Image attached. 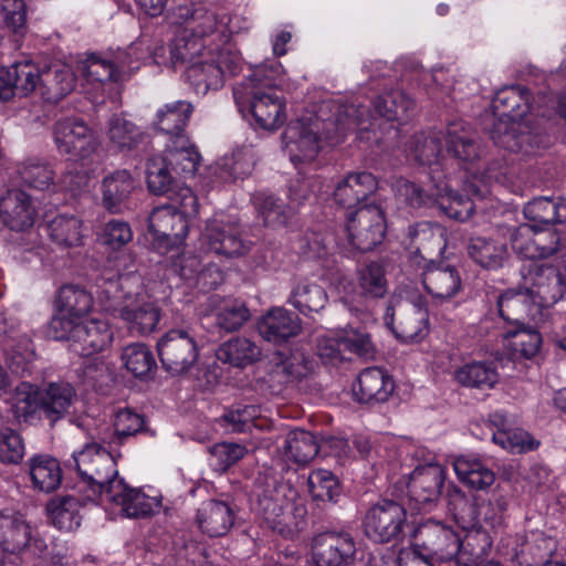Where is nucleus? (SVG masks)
<instances>
[{
  "instance_id": "nucleus-60",
  "label": "nucleus",
  "mask_w": 566,
  "mask_h": 566,
  "mask_svg": "<svg viewBox=\"0 0 566 566\" xmlns=\"http://www.w3.org/2000/svg\"><path fill=\"white\" fill-rule=\"evenodd\" d=\"M172 172L166 153L164 156L153 157L147 164V185L149 190L157 195H170L171 190L179 186Z\"/></svg>"
},
{
  "instance_id": "nucleus-64",
  "label": "nucleus",
  "mask_w": 566,
  "mask_h": 566,
  "mask_svg": "<svg viewBox=\"0 0 566 566\" xmlns=\"http://www.w3.org/2000/svg\"><path fill=\"white\" fill-rule=\"evenodd\" d=\"M308 492L316 501L334 502L340 493L336 476L328 470L318 469L308 475Z\"/></svg>"
},
{
  "instance_id": "nucleus-12",
  "label": "nucleus",
  "mask_w": 566,
  "mask_h": 566,
  "mask_svg": "<svg viewBox=\"0 0 566 566\" xmlns=\"http://www.w3.org/2000/svg\"><path fill=\"white\" fill-rule=\"evenodd\" d=\"M448 505L454 517L459 522H468L472 526L497 528L504 522V515L509 506L505 495L493 494L490 499L475 497L470 513L467 518L465 506L468 499L462 490L455 485L448 488Z\"/></svg>"
},
{
  "instance_id": "nucleus-30",
  "label": "nucleus",
  "mask_w": 566,
  "mask_h": 566,
  "mask_svg": "<svg viewBox=\"0 0 566 566\" xmlns=\"http://www.w3.org/2000/svg\"><path fill=\"white\" fill-rule=\"evenodd\" d=\"M490 422L496 428L492 440L504 450L512 453H525L539 447V441L521 428H513L512 421L502 412L490 416Z\"/></svg>"
},
{
  "instance_id": "nucleus-61",
  "label": "nucleus",
  "mask_w": 566,
  "mask_h": 566,
  "mask_svg": "<svg viewBox=\"0 0 566 566\" xmlns=\"http://www.w3.org/2000/svg\"><path fill=\"white\" fill-rule=\"evenodd\" d=\"M413 107V101L399 90L380 95L375 102L377 114L390 122L403 120Z\"/></svg>"
},
{
  "instance_id": "nucleus-34",
  "label": "nucleus",
  "mask_w": 566,
  "mask_h": 566,
  "mask_svg": "<svg viewBox=\"0 0 566 566\" xmlns=\"http://www.w3.org/2000/svg\"><path fill=\"white\" fill-rule=\"evenodd\" d=\"M377 186V180L373 174L367 171L350 172L337 184L334 199L339 206L350 209L374 193Z\"/></svg>"
},
{
  "instance_id": "nucleus-52",
  "label": "nucleus",
  "mask_w": 566,
  "mask_h": 566,
  "mask_svg": "<svg viewBox=\"0 0 566 566\" xmlns=\"http://www.w3.org/2000/svg\"><path fill=\"white\" fill-rule=\"evenodd\" d=\"M434 202L451 219L459 221L468 220L474 210V205L469 198H464L453 191L446 181L436 185V191L432 192Z\"/></svg>"
},
{
  "instance_id": "nucleus-25",
  "label": "nucleus",
  "mask_w": 566,
  "mask_h": 566,
  "mask_svg": "<svg viewBox=\"0 0 566 566\" xmlns=\"http://www.w3.org/2000/svg\"><path fill=\"white\" fill-rule=\"evenodd\" d=\"M421 277L433 304L450 302L463 290L458 269L451 265L436 264L432 260L424 265Z\"/></svg>"
},
{
  "instance_id": "nucleus-1",
  "label": "nucleus",
  "mask_w": 566,
  "mask_h": 566,
  "mask_svg": "<svg viewBox=\"0 0 566 566\" xmlns=\"http://www.w3.org/2000/svg\"><path fill=\"white\" fill-rule=\"evenodd\" d=\"M370 126L368 108L354 104L324 103L317 115L302 117L287 125L282 135L283 149L297 168L314 161L324 142L338 144L346 132L358 129L363 133Z\"/></svg>"
},
{
  "instance_id": "nucleus-37",
  "label": "nucleus",
  "mask_w": 566,
  "mask_h": 566,
  "mask_svg": "<svg viewBox=\"0 0 566 566\" xmlns=\"http://www.w3.org/2000/svg\"><path fill=\"white\" fill-rule=\"evenodd\" d=\"M410 249L429 256L441 255L447 248V230L433 222H418L408 229Z\"/></svg>"
},
{
  "instance_id": "nucleus-6",
  "label": "nucleus",
  "mask_w": 566,
  "mask_h": 566,
  "mask_svg": "<svg viewBox=\"0 0 566 566\" xmlns=\"http://www.w3.org/2000/svg\"><path fill=\"white\" fill-rule=\"evenodd\" d=\"M442 142L446 146V153L461 163L472 164L479 156L475 134L462 120L450 123L446 134L431 133L430 135L420 134L415 136L411 144V156L421 165H439L444 157Z\"/></svg>"
},
{
  "instance_id": "nucleus-59",
  "label": "nucleus",
  "mask_w": 566,
  "mask_h": 566,
  "mask_svg": "<svg viewBox=\"0 0 566 566\" xmlns=\"http://www.w3.org/2000/svg\"><path fill=\"white\" fill-rule=\"evenodd\" d=\"M284 450L290 460L298 464H306L316 457L318 443L311 432L293 430L285 439Z\"/></svg>"
},
{
  "instance_id": "nucleus-2",
  "label": "nucleus",
  "mask_w": 566,
  "mask_h": 566,
  "mask_svg": "<svg viewBox=\"0 0 566 566\" xmlns=\"http://www.w3.org/2000/svg\"><path fill=\"white\" fill-rule=\"evenodd\" d=\"M157 64L188 63L185 76L197 95L223 86L227 75H235L242 69V57L232 44L221 49H206L205 43L175 39L168 46H160L154 55Z\"/></svg>"
},
{
  "instance_id": "nucleus-57",
  "label": "nucleus",
  "mask_w": 566,
  "mask_h": 566,
  "mask_svg": "<svg viewBox=\"0 0 566 566\" xmlns=\"http://www.w3.org/2000/svg\"><path fill=\"white\" fill-rule=\"evenodd\" d=\"M177 144L165 150L174 174L185 178L195 176L201 159L197 148L188 145L184 138L177 140Z\"/></svg>"
},
{
  "instance_id": "nucleus-47",
  "label": "nucleus",
  "mask_w": 566,
  "mask_h": 566,
  "mask_svg": "<svg viewBox=\"0 0 566 566\" xmlns=\"http://www.w3.org/2000/svg\"><path fill=\"white\" fill-rule=\"evenodd\" d=\"M210 306L216 312L217 325L226 332L240 329L250 318L249 308L237 298L212 296Z\"/></svg>"
},
{
  "instance_id": "nucleus-39",
  "label": "nucleus",
  "mask_w": 566,
  "mask_h": 566,
  "mask_svg": "<svg viewBox=\"0 0 566 566\" xmlns=\"http://www.w3.org/2000/svg\"><path fill=\"white\" fill-rule=\"evenodd\" d=\"M524 216L537 228L563 223L566 221V201L559 198H536L524 207Z\"/></svg>"
},
{
  "instance_id": "nucleus-51",
  "label": "nucleus",
  "mask_w": 566,
  "mask_h": 566,
  "mask_svg": "<svg viewBox=\"0 0 566 566\" xmlns=\"http://www.w3.org/2000/svg\"><path fill=\"white\" fill-rule=\"evenodd\" d=\"M42 411L52 420H56L67 412L76 394L69 382H51L40 391Z\"/></svg>"
},
{
  "instance_id": "nucleus-35",
  "label": "nucleus",
  "mask_w": 566,
  "mask_h": 566,
  "mask_svg": "<svg viewBox=\"0 0 566 566\" xmlns=\"http://www.w3.org/2000/svg\"><path fill=\"white\" fill-rule=\"evenodd\" d=\"M135 189V180L128 170H115L102 180V203L112 213L122 212Z\"/></svg>"
},
{
  "instance_id": "nucleus-56",
  "label": "nucleus",
  "mask_w": 566,
  "mask_h": 566,
  "mask_svg": "<svg viewBox=\"0 0 566 566\" xmlns=\"http://www.w3.org/2000/svg\"><path fill=\"white\" fill-rule=\"evenodd\" d=\"M46 510L53 525L61 531L71 532L81 524L80 503L73 496L53 499Z\"/></svg>"
},
{
  "instance_id": "nucleus-44",
  "label": "nucleus",
  "mask_w": 566,
  "mask_h": 566,
  "mask_svg": "<svg viewBox=\"0 0 566 566\" xmlns=\"http://www.w3.org/2000/svg\"><path fill=\"white\" fill-rule=\"evenodd\" d=\"M453 470L463 484L474 490H485L495 481L494 472L476 458L458 457L453 461Z\"/></svg>"
},
{
  "instance_id": "nucleus-24",
  "label": "nucleus",
  "mask_w": 566,
  "mask_h": 566,
  "mask_svg": "<svg viewBox=\"0 0 566 566\" xmlns=\"http://www.w3.org/2000/svg\"><path fill=\"white\" fill-rule=\"evenodd\" d=\"M308 191L305 182L296 181L290 187V202L284 205L281 199L271 195L259 193L253 197L254 206L264 224L273 228L286 224L301 203L307 199Z\"/></svg>"
},
{
  "instance_id": "nucleus-3",
  "label": "nucleus",
  "mask_w": 566,
  "mask_h": 566,
  "mask_svg": "<svg viewBox=\"0 0 566 566\" xmlns=\"http://www.w3.org/2000/svg\"><path fill=\"white\" fill-rule=\"evenodd\" d=\"M96 287L101 308L117 314L132 332L146 335L156 328L160 312L145 291L139 275L103 279Z\"/></svg>"
},
{
  "instance_id": "nucleus-22",
  "label": "nucleus",
  "mask_w": 566,
  "mask_h": 566,
  "mask_svg": "<svg viewBox=\"0 0 566 566\" xmlns=\"http://www.w3.org/2000/svg\"><path fill=\"white\" fill-rule=\"evenodd\" d=\"M565 277L554 266L533 264L523 273V289L541 310L557 303L565 292Z\"/></svg>"
},
{
  "instance_id": "nucleus-18",
  "label": "nucleus",
  "mask_w": 566,
  "mask_h": 566,
  "mask_svg": "<svg viewBox=\"0 0 566 566\" xmlns=\"http://www.w3.org/2000/svg\"><path fill=\"white\" fill-rule=\"evenodd\" d=\"M164 368L171 375H181L196 364L199 350L195 338L184 329H170L157 342Z\"/></svg>"
},
{
  "instance_id": "nucleus-8",
  "label": "nucleus",
  "mask_w": 566,
  "mask_h": 566,
  "mask_svg": "<svg viewBox=\"0 0 566 566\" xmlns=\"http://www.w3.org/2000/svg\"><path fill=\"white\" fill-rule=\"evenodd\" d=\"M171 22L185 25L184 31L176 39L198 41L206 44V49H221L229 43L232 32L227 28L224 19L214 10L203 6H193L192 0L171 7Z\"/></svg>"
},
{
  "instance_id": "nucleus-19",
  "label": "nucleus",
  "mask_w": 566,
  "mask_h": 566,
  "mask_svg": "<svg viewBox=\"0 0 566 566\" xmlns=\"http://www.w3.org/2000/svg\"><path fill=\"white\" fill-rule=\"evenodd\" d=\"M412 546L436 560L449 562L459 553L460 537L442 522L427 520L416 528Z\"/></svg>"
},
{
  "instance_id": "nucleus-20",
  "label": "nucleus",
  "mask_w": 566,
  "mask_h": 566,
  "mask_svg": "<svg viewBox=\"0 0 566 566\" xmlns=\"http://www.w3.org/2000/svg\"><path fill=\"white\" fill-rule=\"evenodd\" d=\"M346 230L350 244L366 252L379 244L385 235L386 222L382 209L377 205L358 207L347 220Z\"/></svg>"
},
{
  "instance_id": "nucleus-31",
  "label": "nucleus",
  "mask_w": 566,
  "mask_h": 566,
  "mask_svg": "<svg viewBox=\"0 0 566 566\" xmlns=\"http://www.w3.org/2000/svg\"><path fill=\"white\" fill-rule=\"evenodd\" d=\"M499 313L510 326L525 324V319L537 321L542 310L525 290H507L497 300Z\"/></svg>"
},
{
  "instance_id": "nucleus-9",
  "label": "nucleus",
  "mask_w": 566,
  "mask_h": 566,
  "mask_svg": "<svg viewBox=\"0 0 566 566\" xmlns=\"http://www.w3.org/2000/svg\"><path fill=\"white\" fill-rule=\"evenodd\" d=\"M528 99V92L517 85L503 87L496 92L492 108L499 120L493 126L491 137L500 147L510 151L522 148V137L517 134L518 122L530 109Z\"/></svg>"
},
{
  "instance_id": "nucleus-53",
  "label": "nucleus",
  "mask_w": 566,
  "mask_h": 566,
  "mask_svg": "<svg viewBox=\"0 0 566 566\" xmlns=\"http://www.w3.org/2000/svg\"><path fill=\"white\" fill-rule=\"evenodd\" d=\"M260 356V347L245 337L231 338L217 349V358L234 367H245Z\"/></svg>"
},
{
  "instance_id": "nucleus-16",
  "label": "nucleus",
  "mask_w": 566,
  "mask_h": 566,
  "mask_svg": "<svg viewBox=\"0 0 566 566\" xmlns=\"http://www.w3.org/2000/svg\"><path fill=\"white\" fill-rule=\"evenodd\" d=\"M189 221L168 203L153 209L148 218L150 244L160 254L179 247L187 238Z\"/></svg>"
},
{
  "instance_id": "nucleus-43",
  "label": "nucleus",
  "mask_w": 566,
  "mask_h": 566,
  "mask_svg": "<svg viewBox=\"0 0 566 566\" xmlns=\"http://www.w3.org/2000/svg\"><path fill=\"white\" fill-rule=\"evenodd\" d=\"M7 401L13 418L19 422L32 420L42 410L40 389L30 382L17 385Z\"/></svg>"
},
{
  "instance_id": "nucleus-28",
  "label": "nucleus",
  "mask_w": 566,
  "mask_h": 566,
  "mask_svg": "<svg viewBox=\"0 0 566 566\" xmlns=\"http://www.w3.org/2000/svg\"><path fill=\"white\" fill-rule=\"evenodd\" d=\"M40 69L29 61L17 62L0 69V98L9 101L14 95L25 96L40 88Z\"/></svg>"
},
{
  "instance_id": "nucleus-13",
  "label": "nucleus",
  "mask_w": 566,
  "mask_h": 566,
  "mask_svg": "<svg viewBox=\"0 0 566 566\" xmlns=\"http://www.w3.org/2000/svg\"><path fill=\"white\" fill-rule=\"evenodd\" d=\"M52 135L57 153L75 161L90 158L99 147L94 130L77 117L56 120L52 127Z\"/></svg>"
},
{
  "instance_id": "nucleus-54",
  "label": "nucleus",
  "mask_w": 566,
  "mask_h": 566,
  "mask_svg": "<svg viewBox=\"0 0 566 566\" xmlns=\"http://www.w3.org/2000/svg\"><path fill=\"white\" fill-rule=\"evenodd\" d=\"M358 294L366 298H380L388 290L385 266L380 262H369L356 274Z\"/></svg>"
},
{
  "instance_id": "nucleus-33",
  "label": "nucleus",
  "mask_w": 566,
  "mask_h": 566,
  "mask_svg": "<svg viewBox=\"0 0 566 566\" xmlns=\"http://www.w3.org/2000/svg\"><path fill=\"white\" fill-rule=\"evenodd\" d=\"M40 94L51 103H57L75 87L72 69L62 62H55L40 70Z\"/></svg>"
},
{
  "instance_id": "nucleus-63",
  "label": "nucleus",
  "mask_w": 566,
  "mask_h": 566,
  "mask_svg": "<svg viewBox=\"0 0 566 566\" xmlns=\"http://www.w3.org/2000/svg\"><path fill=\"white\" fill-rule=\"evenodd\" d=\"M260 408L254 405H238L228 410L222 420L228 429L233 432L250 431L253 427L262 429L264 420L260 417Z\"/></svg>"
},
{
  "instance_id": "nucleus-15",
  "label": "nucleus",
  "mask_w": 566,
  "mask_h": 566,
  "mask_svg": "<svg viewBox=\"0 0 566 566\" xmlns=\"http://www.w3.org/2000/svg\"><path fill=\"white\" fill-rule=\"evenodd\" d=\"M45 542L20 514L0 513V566H7L4 553L20 554L30 552L41 554Z\"/></svg>"
},
{
  "instance_id": "nucleus-11",
  "label": "nucleus",
  "mask_w": 566,
  "mask_h": 566,
  "mask_svg": "<svg viewBox=\"0 0 566 566\" xmlns=\"http://www.w3.org/2000/svg\"><path fill=\"white\" fill-rule=\"evenodd\" d=\"M72 462L70 465L77 471L90 501H97L113 481L119 479L114 455L96 442L86 443L81 450L74 451Z\"/></svg>"
},
{
  "instance_id": "nucleus-23",
  "label": "nucleus",
  "mask_w": 566,
  "mask_h": 566,
  "mask_svg": "<svg viewBox=\"0 0 566 566\" xmlns=\"http://www.w3.org/2000/svg\"><path fill=\"white\" fill-rule=\"evenodd\" d=\"M136 51L137 48L133 45L128 51L119 52L113 61L91 54L81 62V72L90 82L124 81L132 71L139 67V64L133 65L132 61L133 55H136Z\"/></svg>"
},
{
  "instance_id": "nucleus-42",
  "label": "nucleus",
  "mask_w": 566,
  "mask_h": 566,
  "mask_svg": "<svg viewBox=\"0 0 566 566\" xmlns=\"http://www.w3.org/2000/svg\"><path fill=\"white\" fill-rule=\"evenodd\" d=\"M502 342L513 357L531 358L538 352L542 338L535 328L522 324L509 326L503 333Z\"/></svg>"
},
{
  "instance_id": "nucleus-38",
  "label": "nucleus",
  "mask_w": 566,
  "mask_h": 566,
  "mask_svg": "<svg viewBox=\"0 0 566 566\" xmlns=\"http://www.w3.org/2000/svg\"><path fill=\"white\" fill-rule=\"evenodd\" d=\"M233 522V512L226 502L210 500L202 503L197 512L199 528L212 537L226 535Z\"/></svg>"
},
{
  "instance_id": "nucleus-29",
  "label": "nucleus",
  "mask_w": 566,
  "mask_h": 566,
  "mask_svg": "<svg viewBox=\"0 0 566 566\" xmlns=\"http://www.w3.org/2000/svg\"><path fill=\"white\" fill-rule=\"evenodd\" d=\"M256 327L264 340L280 345L301 333L302 319L284 307H273L259 319Z\"/></svg>"
},
{
  "instance_id": "nucleus-36",
  "label": "nucleus",
  "mask_w": 566,
  "mask_h": 566,
  "mask_svg": "<svg viewBox=\"0 0 566 566\" xmlns=\"http://www.w3.org/2000/svg\"><path fill=\"white\" fill-rule=\"evenodd\" d=\"M206 240L211 252L226 256H239L247 250L237 228L224 223L223 220L214 219L208 223Z\"/></svg>"
},
{
  "instance_id": "nucleus-4",
  "label": "nucleus",
  "mask_w": 566,
  "mask_h": 566,
  "mask_svg": "<svg viewBox=\"0 0 566 566\" xmlns=\"http://www.w3.org/2000/svg\"><path fill=\"white\" fill-rule=\"evenodd\" d=\"M253 506L263 523L283 537L292 538L305 526L306 507L297 490L273 478L258 479Z\"/></svg>"
},
{
  "instance_id": "nucleus-5",
  "label": "nucleus",
  "mask_w": 566,
  "mask_h": 566,
  "mask_svg": "<svg viewBox=\"0 0 566 566\" xmlns=\"http://www.w3.org/2000/svg\"><path fill=\"white\" fill-rule=\"evenodd\" d=\"M276 86L275 77L269 76L262 66L233 88L239 111L249 112L255 124L265 130L277 129L286 119L285 103L276 94Z\"/></svg>"
},
{
  "instance_id": "nucleus-32",
  "label": "nucleus",
  "mask_w": 566,
  "mask_h": 566,
  "mask_svg": "<svg viewBox=\"0 0 566 566\" xmlns=\"http://www.w3.org/2000/svg\"><path fill=\"white\" fill-rule=\"evenodd\" d=\"M392 378L381 368L364 369L354 386V395L359 402H385L394 392Z\"/></svg>"
},
{
  "instance_id": "nucleus-62",
  "label": "nucleus",
  "mask_w": 566,
  "mask_h": 566,
  "mask_svg": "<svg viewBox=\"0 0 566 566\" xmlns=\"http://www.w3.org/2000/svg\"><path fill=\"white\" fill-rule=\"evenodd\" d=\"M122 360L126 369L138 378L147 377L156 367V361L149 348L142 343L125 346Z\"/></svg>"
},
{
  "instance_id": "nucleus-17",
  "label": "nucleus",
  "mask_w": 566,
  "mask_h": 566,
  "mask_svg": "<svg viewBox=\"0 0 566 566\" xmlns=\"http://www.w3.org/2000/svg\"><path fill=\"white\" fill-rule=\"evenodd\" d=\"M407 513L402 505L382 500L368 509L363 521L364 534L375 543H389L402 532Z\"/></svg>"
},
{
  "instance_id": "nucleus-41",
  "label": "nucleus",
  "mask_w": 566,
  "mask_h": 566,
  "mask_svg": "<svg viewBox=\"0 0 566 566\" xmlns=\"http://www.w3.org/2000/svg\"><path fill=\"white\" fill-rule=\"evenodd\" d=\"M29 471L33 489L51 493L62 482V470L56 459L46 454H36L29 460Z\"/></svg>"
},
{
  "instance_id": "nucleus-40",
  "label": "nucleus",
  "mask_w": 566,
  "mask_h": 566,
  "mask_svg": "<svg viewBox=\"0 0 566 566\" xmlns=\"http://www.w3.org/2000/svg\"><path fill=\"white\" fill-rule=\"evenodd\" d=\"M105 137L111 148L128 151L136 148L144 138L142 129L122 115H113L106 124Z\"/></svg>"
},
{
  "instance_id": "nucleus-14",
  "label": "nucleus",
  "mask_w": 566,
  "mask_h": 566,
  "mask_svg": "<svg viewBox=\"0 0 566 566\" xmlns=\"http://www.w3.org/2000/svg\"><path fill=\"white\" fill-rule=\"evenodd\" d=\"M97 500L128 518L149 517L161 509L160 496H149L142 489L130 488L120 478L115 479Z\"/></svg>"
},
{
  "instance_id": "nucleus-21",
  "label": "nucleus",
  "mask_w": 566,
  "mask_h": 566,
  "mask_svg": "<svg viewBox=\"0 0 566 566\" xmlns=\"http://www.w3.org/2000/svg\"><path fill=\"white\" fill-rule=\"evenodd\" d=\"M357 558V543L345 532L316 535L311 545V560L315 566H350Z\"/></svg>"
},
{
  "instance_id": "nucleus-55",
  "label": "nucleus",
  "mask_w": 566,
  "mask_h": 566,
  "mask_svg": "<svg viewBox=\"0 0 566 566\" xmlns=\"http://www.w3.org/2000/svg\"><path fill=\"white\" fill-rule=\"evenodd\" d=\"M455 378L465 387L490 389L499 381V374L493 363L473 361L458 368Z\"/></svg>"
},
{
  "instance_id": "nucleus-58",
  "label": "nucleus",
  "mask_w": 566,
  "mask_h": 566,
  "mask_svg": "<svg viewBox=\"0 0 566 566\" xmlns=\"http://www.w3.org/2000/svg\"><path fill=\"white\" fill-rule=\"evenodd\" d=\"M49 237L63 248L82 244V221L74 216H57L48 224Z\"/></svg>"
},
{
  "instance_id": "nucleus-7",
  "label": "nucleus",
  "mask_w": 566,
  "mask_h": 566,
  "mask_svg": "<svg viewBox=\"0 0 566 566\" xmlns=\"http://www.w3.org/2000/svg\"><path fill=\"white\" fill-rule=\"evenodd\" d=\"M46 335L67 342L69 349L80 356H91L106 349L113 340L109 324L101 318L78 319L54 315Z\"/></svg>"
},
{
  "instance_id": "nucleus-50",
  "label": "nucleus",
  "mask_w": 566,
  "mask_h": 566,
  "mask_svg": "<svg viewBox=\"0 0 566 566\" xmlns=\"http://www.w3.org/2000/svg\"><path fill=\"white\" fill-rule=\"evenodd\" d=\"M327 302L328 295L324 287L310 281H301L295 284L287 298V303L304 315L319 312Z\"/></svg>"
},
{
  "instance_id": "nucleus-49",
  "label": "nucleus",
  "mask_w": 566,
  "mask_h": 566,
  "mask_svg": "<svg viewBox=\"0 0 566 566\" xmlns=\"http://www.w3.org/2000/svg\"><path fill=\"white\" fill-rule=\"evenodd\" d=\"M17 177L20 182L39 191L56 189L54 171L48 163L39 159H28L17 165Z\"/></svg>"
},
{
  "instance_id": "nucleus-26",
  "label": "nucleus",
  "mask_w": 566,
  "mask_h": 566,
  "mask_svg": "<svg viewBox=\"0 0 566 566\" xmlns=\"http://www.w3.org/2000/svg\"><path fill=\"white\" fill-rule=\"evenodd\" d=\"M36 216L32 198L21 189H9L0 198V220L11 231H28Z\"/></svg>"
},
{
  "instance_id": "nucleus-48",
  "label": "nucleus",
  "mask_w": 566,
  "mask_h": 566,
  "mask_svg": "<svg viewBox=\"0 0 566 566\" xmlns=\"http://www.w3.org/2000/svg\"><path fill=\"white\" fill-rule=\"evenodd\" d=\"M192 111V105L186 101L168 103L157 111L154 125L158 130L176 136L179 140Z\"/></svg>"
},
{
  "instance_id": "nucleus-46",
  "label": "nucleus",
  "mask_w": 566,
  "mask_h": 566,
  "mask_svg": "<svg viewBox=\"0 0 566 566\" xmlns=\"http://www.w3.org/2000/svg\"><path fill=\"white\" fill-rule=\"evenodd\" d=\"M93 304V296L86 290L77 285H64L60 289L55 301L57 308L55 315H63L78 321L91 311Z\"/></svg>"
},
{
  "instance_id": "nucleus-45",
  "label": "nucleus",
  "mask_w": 566,
  "mask_h": 566,
  "mask_svg": "<svg viewBox=\"0 0 566 566\" xmlns=\"http://www.w3.org/2000/svg\"><path fill=\"white\" fill-rule=\"evenodd\" d=\"M468 252L474 262L488 270L502 268L509 258L505 243L483 237L471 238Z\"/></svg>"
},
{
  "instance_id": "nucleus-27",
  "label": "nucleus",
  "mask_w": 566,
  "mask_h": 566,
  "mask_svg": "<svg viewBox=\"0 0 566 566\" xmlns=\"http://www.w3.org/2000/svg\"><path fill=\"white\" fill-rule=\"evenodd\" d=\"M446 476V468L439 463L418 465L410 473L407 484L409 497L420 505L437 502Z\"/></svg>"
},
{
  "instance_id": "nucleus-10",
  "label": "nucleus",
  "mask_w": 566,
  "mask_h": 566,
  "mask_svg": "<svg viewBox=\"0 0 566 566\" xmlns=\"http://www.w3.org/2000/svg\"><path fill=\"white\" fill-rule=\"evenodd\" d=\"M385 323L402 342H419L429 332L426 301L407 289H399L390 300Z\"/></svg>"
}]
</instances>
